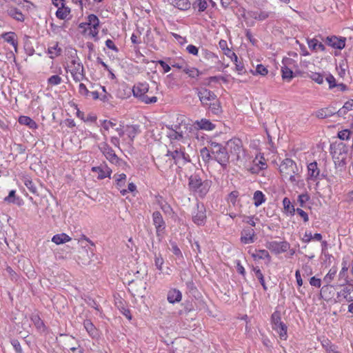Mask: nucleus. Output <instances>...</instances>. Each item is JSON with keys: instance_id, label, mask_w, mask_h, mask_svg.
<instances>
[{"instance_id": "nucleus-1", "label": "nucleus", "mask_w": 353, "mask_h": 353, "mask_svg": "<svg viewBox=\"0 0 353 353\" xmlns=\"http://www.w3.org/2000/svg\"><path fill=\"white\" fill-rule=\"evenodd\" d=\"M212 185L209 180L203 181L197 174L191 175L188 180L189 190L192 192L196 196L203 199L208 193Z\"/></svg>"}, {"instance_id": "nucleus-2", "label": "nucleus", "mask_w": 353, "mask_h": 353, "mask_svg": "<svg viewBox=\"0 0 353 353\" xmlns=\"http://www.w3.org/2000/svg\"><path fill=\"white\" fill-rule=\"evenodd\" d=\"M149 91V85L147 83H138L132 88L134 97L138 98L141 102L145 104L154 103L157 98L154 96L148 97L146 94Z\"/></svg>"}, {"instance_id": "nucleus-3", "label": "nucleus", "mask_w": 353, "mask_h": 353, "mask_svg": "<svg viewBox=\"0 0 353 353\" xmlns=\"http://www.w3.org/2000/svg\"><path fill=\"white\" fill-rule=\"evenodd\" d=\"M270 321L272 327L276 331L281 339L285 340L288 337V326L281 321V314L276 310L271 315Z\"/></svg>"}, {"instance_id": "nucleus-4", "label": "nucleus", "mask_w": 353, "mask_h": 353, "mask_svg": "<svg viewBox=\"0 0 353 353\" xmlns=\"http://www.w3.org/2000/svg\"><path fill=\"white\" fill-rule=\"evenodd\" d=\"M120 137L124 141L130 143L133 141L136 135L139 133V127L137 125H119V128H116Z\"/></svg>"}, {"instance_id": "nucleus-5", "label": "nucleus", "mask_w": 353, "mask_h": 353, "mask_svg": "<svg viewBox=\"0 0 353 353\" xmlns=\"http://www.w3.org/2000/svg\"><path fill=\"white\" fill-rule=\"evenodd\" d=\"M196 211H194L192 214V220L198 226L204 225L207 220L205 207L203 203L199 202L196 203Z\"/></svg>"}, {"instance_id": "nucleus-6", "label": "nucleus", "mask_w": 353, "mask_h": 353, "mask_svg": "<svg viewBox=\"0 0 353 353\" xmlns=\"http://www.w3.org/2000/svg\"><path fill=\"white\" fill-rule=\"evenodd\" d=\"M70 68V74L74 81L79 82L85 78L83 65L79 60L73 59Z\"/></svg>"}, {"instance_id": "nucleus-7", "label": "nucleus", "mask_w": 353, "mask_h": 353, "mask_svg": "<svg viewBox=\"0 0 353 353\" xmlns=\"http://www.w3.org/2000/svg\"><path fill=\"white\" fill-rule=\"evenodd\" d=\"M223 150L226 154H239L243 150L242 141L239 139H232L226 142Z\"/></svg>"}, {"instance_id": "nucleus-8", "label": "nucleus", "mask_w": 353, "mask_h": 353, "mask_svg": "<svg viewBox=\"0 0 353 353\" xmlns=\"http://www.w3.org/2000/svg\"><path fill=\"white\" fill-rule=\"evenodd\" d=\"M266 248L270 250L272 252L279 254L281 253L286 252L290 247V243L288 241H269L266 243Z\"/></svg>"}, {"instance_id": "nucleus-9", "label": "nucleus", "mask_w": 353, "mask_h": 353, "mask_svg": "<svg viewBox=\"0 0 353 353\" xmlns=\"http://www.w3.org/2000/svg\"><path fill=\"white\" fill-rule=\"evenodd\" d=\"M283 66L281 67L282 78L284 80L290 81L293 78V72L288 65H291L294 61L290 58H284L282 61Z\"/></svg>"}, {"instance_id": "nucleus-10", "label": "nucleus", "mask_w": 353, "mask_h": 353, "mask_svg": "<svg viewBox=\"0 0 353 353\" xmlns=\"http://www.w3.org/2000/svg\"><path fill=\"white\" fill-rule=\"evenodd\" d=\"M153 224L155 226L157 236L165 229V223L160 212L155 211L152 213Z\"/></svg>"}, {"instance_id": "nucleus-11", "label": "nucleus", "mask_w": 353, "mask_h": 353, "mask_svg": "<svg viewBox=\"0 0 353 353\" xmlns=\"http://www.w3.org/2000/svg\"><path fill=\"white\" fill-rule=\"evenodd\" d=\"M294 168H296L295 163L288 158L283 159L279 165V171L282 175L289 174L290 172L294 174Z\"/></svg>"}, {"instance_id": "nucleus-12", "label": "nucleus", "mask_w": 353, "mask_h": 353, "mask_svg": "<svg viewBox=\"0 0 353 353\" xmlns=\"http://www.w3.org/2000/svg\"><path fill=\"white\" fill-rule=\"evenodd\" d=\"M256 239L255 232L254 229L246 227L243 228L241 233V242L244 244L252 243Z\"/></svg>"}, {"instance_id": "nucleus-13", "label": "nucleus", "mask_w": 353, "mask_h": 353, "mask_svg": "<svg viewBox=\"0 0 353 353\" xmlns=\"http://www.w3.org/2000/svg\"><path fill=\"white\" fill-rule=\"evenodd\" d=\"M198 96L201 102L204 106L208 105V103L215 100L216 98V96L213 92L205 88L200 90L198 92Z\"/></svg>"}, {"instance_id": "nucleus-14", "label": "nucleus", "mask_w": 353, "mask_h": 353, "mask_svg": "<svg viewBox=\"0 0 353 353\" xmlns=\"http://www.w3.org/2000/svg\"><path fill=\"white\" fill-rule=\"evenodd\" d=\"M170 131L168 132V137L172 143L173 141H180L183 139V134L180 125H172L168 127Z\"/></svg>"}, {"instance_id": "nucleus-15", "label": "nucleus", "mask_w": 353, "mask_h": 353, "mask_svg": "<svg viewBox=\"0 0 353 353\" xmlns=\"http://www.w3.org/2000/svg\"><path fill=\"white\" fill-rule=\"evenodd\" d=\"M92 172L98 173L97 179L99 180L110 177L112 170L105 164L103 163L99 166H94L91 168Z\"/></svg>"}, {"instance_id": "nucleus-16", "label": "nucleus", "mask_w": 353, "mask_h": 353, "mask_svg": "<svg viewBox=\"0 0 353 353\" xmlns=\"http://www.w3.org/2000/svg\"><path fill=\"white\" fill-rule=\"evenodd\" d=\"M325 42L335 49L341 50L345 46V38H339L336 36L327 37Z\"/></svg>"}, {"instance_id": "nucleus-17", "label": "nucleus", "mask_w": 353, "mask_h": 353, "mask_svg": "<svg viewBox=\"0 0 353 353\" xmlns=\"http://www.w3.org/2000/svg\"><path fill=\"white\" fill-rule=\"evenodd\" d=\"M219 45L220 48L223 51L225 55L230 58L232 61H237L238 57L236 54L228 47V43L225 40L221 39Z\"/></svg>"}, {"instance_id": "nucleus-18", "label": "nucleus", "mask_w": 353, "mask_h": 353, "mask_svg": "<svg viewBox=\"0 0 353 353\" xmlns=\"http://www.w3.org/2000/svg\"><path fill=\"white\" fill-rule=\"evenodd\" d=\"M167 299L170 303H179L182 299V294L176 288L170 289L168 292Z\"/></svg>"}, {"instance_id": "nucleus-19", "label": "nucleus", "mask_w": 353, "mask_h": 353, "mask_svg": "<svg viewBox=\"0 0 353 353\" xmlns=\"http://www.w3.org/2000/svg\"><path fill=\"white\" fill-rule=\"evenodd\" d=\"M205 151H207L208 152H210L212 154H220L225 152L223 150V147L221 144L216 142H212L209 148H203L201 149V153L203 154ZM208 154H210L208 153Z\"/></svg>"}, {"instance_id": "nucleus-20", "label": "nucleus", "mask_w": 353, "mask_h": 353, "mask_svg": "<svg viewBox=\"0 0 353 353\" xmlns=\"http://www.w3.org/2000/svg\"><path fill=\"white\" fill-rule=\"evenodd\" d=\"M253 162L256 167L250 168L252 173H258L260 170H264L267 168L266 161L263 156H260L259 159H258V156H256Z\"/></svg>"}, {"instance_id": "nucleus-21", "label": "nucleus", "mask_w": 353, "mask_h": 353, "mask_svg": "<svg viewBox=\"0 0 353 353\" xmlns=\"http://www.w3.org/2000/svg\"><path fill=\"white\" fill-rule=\"evenodd\" d=\"M83 326L92 338L94 339L99 337V334L98 330L90 319H85L83 321Z\"/></svg>"}, {"instance_id": "nucleus-22", "label": "nucleus", "mask_w": 353, "mask_h": 353, "mask_svg": "<svg viewBox=\"0 0 353 353\" xmlns=\"http://www.w3.org/2000/svg\"><path fill=\"white\" fill-rule=\"evenodd\" d=\"M7 12L10 17L18 21L23 22L25 20V17L23 13L18 8L14 6H10Z\"/></svg>"}, {"instance_id": "nucleus-23", "label": "nucleus", "mask_w": 353, "mask_h": 353, "mask_svg": "<svg viewBox=\"0 0 353 353\" xmlns=\"http://www.w3.org/2000/svg\"><path fill=\"white\" fill-rule=\"evenodd\" d=\"M18 121L19 124L26 125L31 130H36L38 128L37 123L28 116H20Z\"/></svg>"}, {"instance_id": "nucleus-24", "label": "nucleus", "mask_w": 353, "mask_h": 353, "mask_svg": "<svg viewBox=\"0 0 353 353\" xmlns=\"http://www.w3.org/2000/svg\"><path fill=\"white\" fill-rule=\"evenodd\" d=\"M169 3L180 10H187L191 3L188 0H168Z\"/></svg>"}, {"instance_id": "nucleus-25", "label": "nucleus", "mask_w": 353, "mask_h": 353, "mask_svg": "<svg viewBox=\"0 0 353 353\" xmlns=\"http://www.w3.org/2000/svg\"><path fill=\"white\" fill-rule=\"evenodd\" d=\"M342 295L347 301H353V285L348 284L339 293V295Z\"/></svg>"}, {"instance_id": "nucleus-26", "label": "nucleus", "mask_w": 353, "mask_h": 353, "mask_svg": "<svg viewBox=\"0 0 353 353\" xmlns=\"http://www.w3.org/2000/svg\"><path fill=\"white\" fill-rule=\"evenodd\" d=\"M308 176L312 180H316L319 175V170L316 162H312L307 165Z\"/></svg>"}, {"instance_id": "nucleus-27", "label": "nucleus", "mask_w": 353, "mask_h": 353, "mask_svg": "<svg viewBox=\"0 0 353 353\" xmlns=\"http://www.w3.org/2000/svg\"><path fill=\"white\" fill-rule=\"evenodd\" d=\"M342 268L339 272V276L341 278H345L346 283H349L348 276H347V272L349 269L350 264L347 260V257H343L342 260Z\"/></svg>"}, {"instance_id": "nucleus-28", "label": "nucleus", "mask_w": 353, "mask_h": 353, "mask_svg": "<svg viewBox=\"0 0 353 353\" xmlns=\"http://www.w3.org/2000/svg\"><path fill=\"white\" fill-rule=\"evenodd\" d=\"M71 238L65 233L57 234L53 236L52 241L57 245L69 242Z\"/></svg>"}, {"instance_id": "nucleus-29", "label": "nucleus", "mask_w": 353, "mask_h": 353, "mask_svg": "<svg viewBox=\"0 0 353 353\" xmlns=\"http://www.w3.org/2000/svg\"><path fill=\"white\" fill-rule=\"evenodd\" d=\"M204 161L213 159L216 160L223 168H225L229 161V156H203Z\"/></svg>"}, {"instance_id": "nucleus-30", "label": "nucleus", "mask_w": 353, "mask_h": 353, "mask_svg": "<svg viewBox=\"0 0 353 353\" xmlns=\"http://www.w3.org/2000/svg\"><path fill=\"white\" fill-rule=\"evenodd\" d=\"M207 106L214 114L218 115L222 112L221 103L216 98L215 100L208 103V105Z\"/></svg>"}, {"instance_id": "nucleus-31", "label": "nucleus", "mask_w": 353, "mask_h": 353, "mask_svg": "<svg viewBox=\"0 0 353 353\" xmlns=\"http://www.w3.org/2000/svg\"><path fill=\"white\" fill-rule=\"evenodd\" d=\"M196 124L201 130H212L215 128V125L206 119L196 121Z\"/></svg>"}, {"instance_id": "nucleus-32", "label": "nucleus", "mask_w": 353, "mask_h": 353, "mask_svg": "<svg viewBox=\"0 0 353 353\" xmlns=\"http://www.w3.org/2000/svg\"><path fill=\"white\" fill-rule=\"evenodd\" d=\"M307 45L309 48L312 50H319L321 51H325V50L324 45L314 38L307 39Z\"/></svg>"}, {"instance_id": "nucleus-33", "label": "nucleus", "mask_w": 353, "mask_h": 353, "mask_svg": "<svg viewBox=\"0 0 353 353\" xmlns=\"http://www.w3.org/2000/svg\"><path fill=\"white\" fill-rule=\"evenodd\" d=\"M249 253L251 254L254 260L268 259V261H270L271 259L269 252L265 250H256L255 253H251L250 251H249Z\"/></svg>"}, {"instance_id": "nucleus-34", "label": "nucleus", "mask_w": 353, "mask_h": 353, "mask_svg": "<svg viewBox=\"0 0 353 353\" xmlns=\"http://www.w3.org/2000/svg\"><path fill=\"white\" fill-rule=\"evenodd\" d=\"M16 34L13 32H6L2 34V38L5 41L11 44L13 47H14L15 50H17V41L15 39Z\"/></svg>"}, {"instance_id": "nucleus-35", "label": "nucleus", "mask_w": 353, "mask_h": 353, "mask_svg": "<svg viewBox=\"0 0 353 353\" xmlns=\"http://www.w3.org/2000/svg\"><path fill=\"white\" fill-rule=\"evenodd\" d=\"M70 13V9L68 7L64 6V3H62V6L58 8L56 12V16L59 19H65Z\"/></svg>"}, {"instance_id": "nucleus-36", "label": "nucleus", "mask_w": 353, "mask_h": 353, "mask_svg": "<svg viewBox=\"0 0 353 353\" xmlns=\"http://www.w3.org/2000/svg\"><path fill=\"white\" fill-rule=\"evenodd\" d=\"M253 199L254 205L259 207L265 201V196L261 191L257 190L254 193Z\"/></svg>"}, {"instance_id": "nucleus-37", "label": "nucleus", "mask_w": 353, "mask_h": 353, "mask_svg": "<svg viewBox=\"0 0 353 353\" xmlns=\"http://www.w3.org/2000/svg\"><path fill=\"white\" fill-rule=\"evenodd\" d=\"M252 271L254 272L255 276L259 279V281L260 282L261 285H262L264 290H267L268 288L266 286L264 276L263 273L261 272L260 268L259 266L252 267Z\"/></svg>"}, {"instance_id": "nucleus-38", "label": "nucleus", "mask_w": 353, "mask_h": 353, "mask_svg": "<svg viewBox=\"0 0 353 353\" xmlns=\"http://www.w3.org/2000/svg\"><path fill=\"white\" fill-rule=\"evenodd\" d=\"M283 208L286 212L290 213L291 215H294L295 213V208L292 205L290 200L288 197H285L283 200Z\"/></svg>"}, {"instance_id": "nucleus-39", "label": "nucleus", "mask_w": 353, "mask_h": 353, "mask_svg": "<svg viewBox=\"0 0 353 353\" xmlns=\"http://www.w3.org/2000/svg\"><path fill=\"white\" fill-rule=\"evenodd\" d=\"M87 25L90 26V28H99V18L94 14H89L88 16V22Z\"/></svg>"}, {"instance_id": "nucleus-40", "label": "nucleus", "mask_w": 353, "mask_h": 353, "mask_svg": "<svg viewBox=\"0 0 353 353\" xmlns=\"http://www.w3.org/2000/svg\"><path fill=\"white\" fill-rule=\"evenodd\" d=\"M24 185L34 194H37V188L30 177H24L23 179Z\"/></svg>"}, {"instance_id": "nucleus-41", "label": "nucleus", "mask_w": 353, "mask_h": 353, "mask_svg": "<svg viewBox=\"0 0 353 353\" xmlns=\"http://www.w3.org/2000/svg\"><path fill=\"white\" fill-rule=\"evenodd\" d=\"M271 13L266 11L254 12L252 17L256 20L263 21L270 16Z\"/></svg>"}, {"instance_id": "nucleus-42", "label": "nucleus", "mask_w": 353, "mask_h": 353, "mask_svg": "<svg viewBox=\"0 0 353 353\" xmlns=\"http://www.w3.org/2000/svg\"><path fill=\"white\" fill-rule=\"evenodd\" d=\"M31 321L33 322L35 327L39 329H45V325L43 321L41 319L38 314H34L31 316Z\"/></svg>"}, {"instance_id": "nucleus-43", "label": "nucleus", "mask_w": 353, "mask_h": 353, "mask_svg": "<svg viewBox=\"0 0 353 353\" xmlns=\"http://www.w3.org/2000/svg\"><path fill=\"white\" fill-rule=\"evenodd\" d=\"M250 72L253 75L260 74L265 76L268 73L267 68L262 64L257 65L256 69L254 70H252Z\"/></svg>"}, {"instance_id": "nucleus-44", "label": "nucleus", "mask_w": 353, "mask_h": 353, "mask_svg": "<svg viewBox=\"0 0 353 353\" xmlns=\"http://www.w3.org/2000/svg\"><path fill=\"white\" fill-rule=\"evenodd\" d=\"M170 243L172 246L171 250H172V253L177 257V259L183 260V254H182L181 250L179 249V248L178 247L177 244L174 241H170Z\"/></svg>"}, {"instance_id": "nucleus-45", "label": "nucleus", "mask_w": 353, "mask_h": 353, "mask_svg": "<svg viewBox=\"0 0 353 353\" xmlns=\"http://www.w3.org/2000/svg\"><path fill=\"white\" fill-rule=\"evenodd\" d=\"M335 114L334 112L329 110L328 108L321 109L316 112V117L321 119L330 117Z\"/></svg>"}, {"instance_id": "nucleus-46", "label": "nucleus", "mask_w": 353, "mask_h": 353, "mask_svg": "<svg viewBox=\"0 0 353 353\" xmlns=\"http://www.w3.org/2000/svg\"><path fill=\"white\" fill-rule=\"evenodd\" d=\"M117 124L116 123L115 119L112 120H104L102 121L101 126L105 130H109L110 128L114 129L116 130V128H118Z\"/></svg>"}, {"instance_id": "nucleus-47", "label": "nucleus", "mask_w": 353, "mask_h": 353, "mask_svg": "<svg viewBox=\"0 0 353 353\" xmlns=\"http://www.w3.org/2000/svg\"><path fill=\"white\" fill-rule=\"evenodd\" d=\"M208 7L205 0H196L193 3V8H198L199 12H203Z\"/></svg>"}, {"instance_id": "nucleus-48", "label": "nucleus", "mask_w": 353, "mask_h": 353, "mask_svg": "<svg viewBox=\"0 0 353 353\" xmlns=\"http://www.w3.org/2000/svg\"><path fill=\"white\" fill-rule=\"evenodd\" d=\"M201 54L205 59L208 61H214L218 59V57L214 53L208 50H203Z\"/></svg>"}, {"instance_id": "nucleus-49", "label": "nucleus", "mask_w": 353, "mask_h": 353, "mask_svg": "<svg viewBox=\"0 0 353 353\" xmlns=\"http://www.w3.org/2000/svg\"><path fill=\"white\" fill-rule=\"evenodd\" d=\"M183 71L191 78H197L200 75V72L195 68H185Z\"/></svg>"}, {"instance_id": "nucleus-50", "label": "nucleus", "mask_w": 353, "mask_h": 353, "mask_svg": "<svg viewBox=\"0 0 353 353\" xmlns=\"http://www.w3.org/2000/svg\"><path fill=\"white\" fill-rule=\"evenodd\" d=\"M47 82L49 85H51V86L57 85L62 83V79L59 75L55 74V75H52L50 77H49L48 79Z\"/></svg>"}, {"instance_id": "nucleus-51", "label": "nucleus", "mask_w": 353, "mask_h": 353, "mask_svg": "<svg viewBox=\"0 0 353 353\" xmlns=\"http://www.w3.org/2000/svg\"><path fill=\"white\" fill-rule=\"evenodd\" d=\"M164 260L161 254H154V265L159 270H162Z\"/></svg>"}, {"instance_id": "nucleus-52", "label": "nucleus", "mask_w": 353, "mask_h": 353, "mask_svg": "<svg viewBox=\"0 0 353 353\" xmlns=\"http://www.w3.org/2000/svg\"><path fill=\"white\" fill-rule=\"evenodd\" d=\"M336 273V268H334L330 270L328 273L325 276L323 281L327 284L330 283L334 279Z\"/></svg>"}, {"instance_id": "nucleus-53", "label": "nucleus", "mask_w": 353, "mask_h": 353, "mask_svg": "<svg viewBox=\"0 0 353 353\" xmlns=\"http://www.w3.org/2000/svg\"><path fill=\"white\" fill-rule=\"evenodd\" d=\"M341 156H332L333 161L336 167L343 168L345 165V159Z\"/></svg>"}, {"instance_id": "nucleus-54", "label": "nucleus", "mask_w": 353, "mask_h": 353, "mask_svg": "<svg viewBox=\"0 0 353 353\" xmlns=\"http://www.w3.org/2000/svg\"><path fill=\"white\" fill-rule=\"evenodd\" d=\"M239 195V193L238 191H236V190L232 191L228 194V201L234 206L236 205V199H237Z\"/></svg>"}, {"instance_id": "nucleus-55", "label": "nucleus", "mask_w": 353, "mask_h": 353, "mask_svg": "<svg viewBox=\"0 0 353 353\" xmlns=\"http://www.w3.org/2000/svg\"><path fill=\"white\" fill-rule=\"evenodd\" d=\"M16 191L14 190H10L8 196L5 197L4 201L9 203H14L16 197Z\"/></svg>"}, {"instance_id": "nucleus-56", "label": "nucleus", "mask_w": 353, "mask_h": 353, "mask_svg": "<svg viewBox=\"0 0 353 353\" xmlns=\"http://www.w3.org/2000/svg\"><path fill=\"white\" fill-rule=\"evenodd\" d=\"M265 132L268 138V145H269V150L272 153H274L276 152V147L274 145V143L272 141V136L270 135L269 131L268 129H265Z\"/></svg>"}, {"instance_id": "nucleus-57", "label": "nucleus", "mask_w": 353, "mask_h": 353, "mask_svg": "<svg viewBox=\"0 0 353 353\" xmlns=\"http://www.w3.org/2000/svg\"><path fill=\"white\" fill-rule=\"evenodd\" d=\"M325 79H326V81L329 84V88L330 89H332V88L336 87L337 83H336V79H335V78L334 77L333 75L328 74L326 77Z\"/></svg>"}, {"instance_id": "nucleus-58", "label": "nucleus", "mask_w": 353, "mask_h": 353, "mask_svg": "<svg viewBox=\"0 0 353 353\" xmlns=\"http://www.w3.org/2000/svg\"><path fill=\"white\" fill-rule=\"evenodd\" d=\"M136 190H137V186L135 185V184L133 183H130L128 185V190H125V189L121 190L120 193L123 196H125L128 192H133L136 191Z\"/></svg>"}, {"instance_id": "nucleus-59", "label": "nucleus", "mask_w": 353, "mask_h": 353, "mask_svg": "<svg viewBox=\"0 0 353 353\" xmlns=\"http://www.w3.org/2000/svg\"><path fill=\"white\" fill-rule=\"evenodd\" d=\"M11 344L17 353H23V350L19 341L17 339L11 340Z\"/></svg>"}, {"instance_id": "nucleus-60", "label": "nucleus", "mask_w": 353, "mask_h": 353, "mask_svg": "<svg viewBox=\"0 0 353 353\" xmlns=\"http://www.w3.org/2000/svg\"><path fill=\"white\" fill-rule=\"evenodd\" d=\"M351 132L348 130H344L339 132V138L342 140H347L350 138Z\"/></svg>"}, {"instance_id": "nucleus-61", "label": "nucleus", "mask_w": 353, "mask_h": 353, "mask_svg": "<svg viewBox=\"0 0 353 353\" xmlns=\"http://www.w3.org/2000/svg\"><path fill=\"white\" fill-rule=\"evenodd\" d=\"M322 346L325 349L326 352L329 351V350L332 349L336 345L332 343V342L328 339H325L321 342Z\"/></svg>"}, {"instance_id": "nucleus-62", "label": "nucleus", "mask_w": 353, "mask_h": 353, "mask_svg": "<svg viewBox=\"0 0 353 353\" xmlns=\"http://www.w3.org/2000/svg\"><path fill=\"white\" fill-rule=\"evenodd\" d=\"M310 77L319 84H321L323 82V77L320 73H313Z\"/></svg>"}, {"instance_id": "nucleus-63", "label": "nucleus", "mask_w": 353, "mask_h": 353, "mask_svg": "<svg viewBox=\"0 0 353 353\" xmlns=\"http://www.w3.org/2000/svg\"><path fill=\"white\" fill-rule=\"evenodd\" d=\"M79 92L80 94L87 97L90 94L89 90L84 83H81L79 85Z\"/></svg>"}, {"instance_id": "nucleus-64", "label": "nucleus", "mask_w": 353, "mask_h": 353, "mask_svg": "<svg viewBox=\"0 0 353 353\" xmlns=\"http://www.w3.org/2000/svg\"><path fill=\"white\" fill-rule=\"evenodd\" d=\"M295 212H296V213L303 219L305 223L309 221L308 214L302 209L296 208Z\"/></svg>"}]
</instances>
